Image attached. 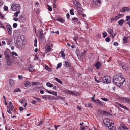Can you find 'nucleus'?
Segmentation results:
<instances>
[{"instance_id": "obj_1", "label": "nucleus", "mask_w": 130, "mask_h": 130, "mask_svg": "<svg viewBox=\"0 0 130 130\" xmlns=\"http://www.w3.org/2000/svg\"><path fill=\"white\" fill-rule=\"evenodd\" d=\"M121 74H119L115 75L113 77V82L118 86H120L123 84L125 81V78L122 77Z\"/></svg>"}, {"instance_id": "obj_2", "label": "nucleus", "mask_w": 130, "mask_h": 130, "mask_svg": "<svg viewBox=\"0 0 130 130\" xmlns=\"http://www.w3.org/2000/svg\"><path fill=\"white\" fill-rule=\"evenodd\" d=\"M4 54L5 56L6 61L7 64L8 66L10 65L12 63V61L9 53L7 51H5L4 52Z\"/></svg>"}, {"instance_id": "obj_3", "label": "nucleus", "mask_w": 130, "mask_h": 130, "mask_svg": "<svg viewBox=\"0 0 130 130\" xmlns=\"http://www.w3.org/2000/svg\"><path fill=\"white\" fill-rule=\"evenodd\" d=\"M102 80L103 82L107 84L111 82V78L109 76H107L103 77L102 78Z\"/></svg>"}, {"instance_id": "obj_4", "label": "nucleus", "mask_w": 130, "mask_h": 130, "mask_svg": "<svg viewBox=\"0 0 130 130\" xmlns=\"http://www.w3.org/2000/svg\"><path fill=\"white\" fill-rule=\"evenodd\" d=\"M119 99L120 101L123 103L130 104V98L121 97L119 98Z\"/></svg>"}, {"instance_id": "obj_5", "label": "nucleus", "mask_w": 130, "mask_h": 130, "mask_svg": "<svg viewBox=\"0 0 130 130\" xmlns=\"http://www.w3.org/2000/svg\"><path fill=\"white\" fill-rule=\"evenodd\" d=\"M11 8L13 10L16 11L20 10L21 9V7L19 4L14 3L12 5Z\"/></svg>"}, {"instance_id": "obj_6", "label": "nucleus", "mask_w": 130, "mask_h": 130, "mask_svg": "<svg viewBox=\"0 0 130 130\" xmlns=\"http://www.w3.org/2000/svg\"><path fill=\"white\" fill-rule=\"evenodd\" d=\"M103 123L106 125L107 126V127L110 126L111 125L113 124L114 122L113 121H111L110 122V120L108 119H105L103 120Z\"/></svg>"}, {"instance_id": "obj_7", "label": "nucleus", "mask_w": 130, "mask_h": 130, "mask_svg": "<svg viewBox=\"0 0 130 130\" xmlns=\"http://www.w3.org/2000/svg\"><path fill=\"white\" fill-rule=\"evenodd\" d=\"M63 92L67 94H73L75 95H77L78 94V93L75 91H72L69 90H65Z\"/></svg>"}, {"instance_id": "obj_8", "label": "nucleus", "mask_w": 130, "mask_h": 130, "mask_svg": "<svg viewBox=\"0 0 130 130\" xmlns=\"http://www.w3.org/2000/svg\"><path fill=\"white\" fill-rule=\"evenodd\" d=\"M43 30L41 29H39L38 30V33L39 35L40 38L41 40L44 39V37L43 36V34H45L46 32H45V33H43Z\"/></svg>"}, {"instance_id": "obj_9", "label": "nucleus", "mask_w": 130, "mask_h": 130, "mask_svg": "<svg viewBox=\"0 0 130 130\" xmlns=\"http://www.w3.org/2000/svg\"><path fill=\"white\" fill-rule=\"evenodd\" d=\"M122 14L119 13L118 15L115 16L114 18H111L110 20L111 21H116L117 20L119 19L120 18L122 17Z\"/></svg>"}, {"instance_id": "obj_10", "label": "nucleus", "mask_w": 130, "mask_h": 130, "mask_svg": "<svg viewBox=\"0 0 130 130\" xmlns=\"http://www.w3.org/2000/svg\"><path fill=\"white\" fill-rule=\"evenodd\" d=\"M130 11V9L127 7H124L122 8L120 10V11L122 13H123L125 11Z\"/></svg>"}, {"instance_id": "obj_11", "label": "nucleus", "mask_w": 130, "mask_h": 130, "mask_svg": "<svg viewBox=\"0 0 130 130\" xmlns=\"http://www.w3.org/2000/svg\"><path fill=\"white\" fill-rule=\"evenodd\" d=\"M6 28L8 31V34L9 35H11V26L9 25H7L6 26Z\"/></svg>"}, {"instance_id": "obj_12", "label": "nucleus", "mask_w": 130, "mask_h": 130, "mask_svg": "<svg viewBox=\"0 0 130 130\" xmlns=\"http://www.w3.org/2000/svg\"><path fill=\"white\" fill-rule=\"evenodd\" d=\"M119 128L121 130H127L128 129L127 127L124 124H120Z\"/></svg>"}, {"instance_id": "obj_13", "label": "nucleus", "mask_w": 130, "mask_h": 130, "mask_svg": "<svg viewBox=\"0 0 130 130\" xmlns=\"http://www.w3.org/2000/svg\"><path fill=\"white\" fill-rule=\"evenodd\" d=\"M25 86L27 87H29L31 85V83L27 81H25L24 82Z\"/></svg>"}, {"instance_id": "obj_14", "label": "nucleus", "mask_w": 130, "mask_h": 130, "mask_svg": "<svg viewBox=\"0 0 130 130\" xmlns=\"http://www.w3.org/2000/svg\"><path fill=\"white\" fill-rule=\"evenodd\" d=\"M101 65V63L100 62H97L94 65L95 66L97 69H99Z\"/></svg>"}, {"instance_id": "obj_15", "label": "nucleus", "mask_w": 130, "mask_h": 130, "mask_svg": "<svg viewBox=\"0 0 130 130\" xmlns=\"http://www.w3.org/2000/svg\"><path fill=\"white\" fill-rule=\"evenodd\" d=\"M28 69L29 70V71L30 72H33L35 70L34 68V67L31 65L29 66L28 67Z\"/></svg>"}, {"instance_id": "obj_16", "label": "nucleus", "mask_w": 130, "mask_h": 130, "mask_svg": "<svg viewBox=\"0 0 130 130\" xmlns=\"http://www.w3.org/2000/svg\"><path fill=\"white\" fill-rule=\"evenodd\" d=\"M63 66L64 67H70V64L68 61H65L63 62Z\"/></svg>"}, {"instance_id": "obj_17", "label": "nucleus", "mask_w": 130, "mask_h": 130, "mask_svg": "<svg viewBox=\"0 0 130 130\" xmlns=\"http://www.w3.org/2000/svg\"><path fill=\"white\" fill-rule=\"evenodd\" d=\"M113 124L111 125L110 126L108 127V128L110 130H116V128L113 126Z\"/></svg>"}, {"instance_id": "obj_18", "label": "nucleus", "mask_w": 130, "mask_h": 130, "mask_svg": "<svg viewBox=\"0 0 130 130\" xmlns=\"http://www.w3.org/2000/svg\"><path fill=\"white\" fill-rule=\"evenodd\" d=\"M121 66L124 70H127L128 69V66L126 64H122Z\"/></svg>"}, {"instance_id": "obj_19", "label": "nucleus", "mask_w": 130, "mask_h": 130, "mask_svg": "<svg viewBox=\"0 0 130 130\" xmlns=\"http://www.w3.org/2000/svg\"><path fill=\"white\" fill-rule=\"evenodd\" d=\"M51 50V48L50 46L48 45L46 48L45 52L46 53H48Z\"/></svg>"}, {"instance_id": "obj_20", "label": "nucleus", "mask_w": 130, "mask_h": 130, "mask_svg": "<svg viewBox=\"0 0 130 130\" xmlns=\"http://www.w3.org/2000/svg\"><path fill=\"white\" fill-rule=\"evenodd\" d=\"M25 47V43L23 41L22 43H21L19 46V47L20 48L23 49L24 47Z\"/></svg>"}, {"instance_id": "obj_21", "label": "nucleus", "mask_w": 130, "mask_h": 130, "mask_svg": "<svg viewBox=\"0 0 130 130\" xmlns=\"http://www.w3.org/2000/svg\"><path fill=\"white\" fill-rule=\"evenodd\" d=\"M116 103L120 107H121L122 108H124V109H126V110H128V108H127V107H126V106H123L122 105H121L120 104H119V103Z\"/></svg>"}, {"instance_id": "obj_22", "label": "nucleus", "mask_w": 130, "mask_h": 130, "mask_svg": "<svg viewBox=\"0 0 130 130\" xmlns=\"http://www.w3.org/2000/svg\"><path fill=\"white\" fill-rule=\"evenodd\" d=\"M94 101L95 102L97 103H98L100 105H103V103L102 102L100 101V100L99 99H97L96 100V101L95 100H94Z\"/></svg>"}, {"instance_id": "obj_23", "label": "nucleus", "mask_w": 130, "mask_h": 130, "mask_svg": "<svg viewBox=\"0 0 130 130\" xmlns=\"http://www.w3.org/2000/svg\"><path fill=\"white\" fill-rule=\"evenodd\" d=\"M108 32L111 36H113V30L111 29H108Z\"/></svg>"}, {"instance_id": "obj_24", "label": "nucleus", "mask_w": 130, "mask_h": 130, "mask_svg": "<svg viewBox=\"0 0 130 130\" xmlns=\"http://www.w3.org/2000/svg\"><path fill=\"white\" fill-rule=\"evenodd\" d=\"M93 2L96 4L100 3L101 0H92Z\"/></svg>"}, {"instance_id": "obj_25", "label": "nucleus", "mask_w": 130, "mask_h": 130, "mask_svg": "<svg viewBox=\"0 0 130 130\" xmlns=\"http://www.w3.org/2000/svg\"><path fill=\"white\" fill-rule=\"evenodd\" d=\"M50 97V96L48 95H45L42 96V97L43 99L46 100L47 99H49Z\"/></svg>"}, {"instance_id": "obj_26", "label": "nucleus", "mask_w": 130, "mask_h": 130, "mask_svg": "<svg viewBox=\"0 0 130 130\" xmlns=\"http://www.w3.org/2000/svg\"><path fill=\"white\" fill-rule=\"evenodd\" d=\"M46 85L48 87H53V85L49 82H47L46 83Z\"/></svg>"}, {"instance_id": "obj_27", "label": "nucleus", "mask_w": 130, "mask_h": 130, "mask_svg": "<svg viewBox=\"0 0 130 130\" xmlns=\"http://www.w3.org/2000/svg\"><path fill=\"white\" fill-rule=\"evenodd\" d=\"M124 20L123 19H121L118 21V23L120 25H122L123 24V23L124 22Z\"/></svg>"}, {"instance_id": "obj_28", "label": "nucleus", "mask_w": 130, "mask_h": 130, "mask_svg": "<svg viewBox=\"0 0 130 130\" xmlns=\"http://www.w3.org/2000/svg\"><path fill=\"white\" fill-rule=\"evenodd\" d=\"M9 83L10 85H13L14 84V81L12 79H10L9 80Z\"/></svg>"}, {"instance_id": "obj_29", "label": "nucleus", "mask_w": 130, "mask_h": 130, "mask_svg": "<svg viewBox=\"0 0 130 130\" xmlns=\"http://www.w3.org/2000/svg\"><path fill=\"white\" fill-rule=\"evenodd\" d=\"M73 3L76 6H80V3L77 1H74Z\"/></svg>"}, {"instance_id": "obj_30", "label": "nucleus", "mask_w": 130, "mask_h": 130, "mask_svg": "<svg viewBox=\"0 0 130 130\" xmlns=\"http://www.w3.org/2000/svg\"><path fill=\"white\" fill-rule=\"evenodd\" d=\"M72 20L73 22H77L78 20V19L77 18L74 17L72 18Z\"/></svg>"}, {"instance_id": "obj_31", "label": "nucleus", "mask_w": 130, "mask_h": 130, "mask_svg": "<svg viewBox=\"0 0 130 130\" xmlns=\"http://www.w3.org/2000/svg\"><path fill=\"white\" fill-rule=\"evenodd\" d=\"M18 11H16L14 13V16L15 17H17L18 16V14L20 13V11L19 10Z\"/></svg>"}, {"instance_id": "obj_32", "label": "nucleus", "mask_w": 130, "mask_h": 130, "mask_svg": "<svg viewBox=\"0 0 130 130\" xmlns=\"http://www.w3.org/2000/svg\"><path fill=\"white\" fill-rule=\"evenodd\" d=\"M57 21L61 22L63 23L64 21V20L62 19L58 18L57 19Z\"/></svg>"}, {"instance_id": "obj_33", "label": "nucleus", "mask_w": 130, "mask_h": 130, "mask_svg": "<svg viewBox=\"0 0 130 130\" xmlns=\"http://www.w3.org/2000/svg\"><path fill=\"white\" fill-rule=\"evenodd\" d=\"M60 53L61 54V56L64 59L65 57V55L64 52L62 51Z\"/></svg>"}, {"instance_id": "obj_34", "label": "nucleus", "mask_w": 130, "mask_h": 130, "mask_svg": "<svg viewBox=\"0 0 130 130\" xmlns=\"http://www.w3.org/2000/svg\"><path fill=\"white\" fill-rule=\"evenodd\" d=\"M123 40L124 43H127V38L126 37H123Z\"/></svg>"}, {"instance_id": "obj_35", "label": "nucleus", "mask_w": 130, "mask_h": 130, "mask_svg": "<svg viewBox=\"0 0 130 130\" xmlns=\"http://www.w3.org/2000/svg\"><path fill=\"white\" fill-rule=\"evenodd\" d=\"M55 80L58 82L59 83H60V84H62V82L60 80L59 78H55Z\"/></svg>"}, {"instance_id": "obj_36", "label": "nucleus", "mask_w": 130, "mask_h": 130, "mask_svg": "<svg viewBox=\"0 0 130 130\" xmlns=\"http://www.w3.org/2000/svg\"><path fill=\"white\" fill-rule=\"evenodd\" d=\"M10 54L12 56L15 55L16 56H18L17 54L14 52H13L10 53Z\"/></svg>"}, {"instance_id": "obj_37", "label": "nucleus", "mask_w": 130, "mask_h": 130, "mask_svg": "<svg viewBox=\"0 0 130 130\" xmlns=\"http://www.w3.org/2000/svg\"><path fill=\"white\" fill-rule=\"evenodd\" d=\"M47 7H48V9L49 11H52V9L51 6L48 5H47Z\"/></svg>"}, {"instance_id": "obj_38", "label": "nucleus", "mask_w": 130, "mask_h": 130, "mask_svg": "<svg viewBox=\"0 0 130 130\" xmlns=\"http://www.w3.org/2000/svg\"><path fill=\"white\" fill-rule=\"evenodd\" d=\"M51 94H52L55 96H57V92L56 91L55 92L53 91L51 92Z\"/></svg>"}, {"instance_id": "obj_39", "label": "nucleus", "mask_w": 130, "mask_h": 130, "mask_svg": "<svg viewBox=\"0 0 130 130\" xmlns=\"http://www.w3.org/2000/svg\"><path fill=\"white\" fill-rule=\"evenodd\" d=\"M62 65V64L61 63H58L57 65V67H56V68L57 69H58V68H59L61 67V66Z\"/></svg>"}, {"instance_id": "obj_40", "label": "nucleus", "mask_w": 130, "mask_h": 130, "mask_svg": "<svg viewBox=\"0 0 130 130\" xmlns=\"http://www.w3.org/2000/svg\"><path fill=\"white\" fill-rule=\"evenodd\" d=\"M34 45L35 46H37V40L36 38L35 39Z\"/></svg>"}, {"instance_id": "obj_41", "label": "nucleus", "mask_w": 130, "mask_h": 130, "mask_svg": "<svg viewBox=\"0 0 130 130\" xmlns=\"http://www.w3.org/2000/svg\"><path fill=\"white\" fill-rule=\"evenodd\" d=\"M45 68L48 71H51V69L47 66H45Z\"/></svg>"}, {"instance_id": "obj_42", "label": "nucleus", "mask_w": 130, "mask_h": 130, "mask_svg": "<svg viewBox=\"0 0 130 130\" xmlns=\"http://www.w3.org/2000/svg\"><path fill=\"white\" fill-rule=\"evenodd\" d=\"M85 106L86 107H92L91 104V103H88V104H86L85 105Z\"/></svg>"}, {"instance_id": "obj_43", "label": "nucleus", "mask_w": 130, "mask_h": 130, "mask_svg": "<svg viewBox=\"0 0 130 130\" xmlns=\"http://www.w3.org/2000/svg\"><path fill=\"white\" fill-rule=\"evenodd\" d=\"M40 83L38 82H32V85H39Z\"/></svg>"}, {"instance_id": "obj_44", "label": "nucleus", "mask_w": 130, "mask_h": 130, "mask_svg": "<svg viewBox=\"0 0 130 130\" xmlns=\"http://www.w3.org/2000/svg\"><path fill=\"white\" fill-rule=\"evenodd\" d=\"M108 56L107 55L104 56V63H105L106 60L107 59Z\"/></svg>"}, {"instance_id": "obj_45", "label": "nucleus", "mask_w": 130, "mask_h": 130, "mask_svg": "<svg viewBox=\"0 0 130 130\" xmlns=\"http://www.w3.org/2000/svg\"><path fill=\"white\" fill-rule=\"evenodd\" d=\"M102 34L103 37H105L107 36V34L104 31L103 33Z\"/></svg>"}, {"instance_id": "obj_46", "label": "nucleus", "mask_w": 130, "mask_h": 130, "mask_svg": "<svg viewBox=\"0 0 130 130\" xmlns=\"http://www.w3.org/2000/svg\"><path fill=\"white\" fill-rule=\"evenodd\" d=\"M74 10L73 9H71L70 10V13L71 15H73L74 14V13L73 12Z\"/></svg>"}, {"instance_id": "obj_47", "label": "nucleus", "mask_w": 130, "mask_h": 130, "mask_svg": "<svg viewBox=\"0 0 130 130\" xmlns=\"http://www.w3.org/2000/svg\"><path fill=\"white\" fill-rule=\"evenodd\" d=\"M101 99L104 101H107L108 100V99L105 98H102Z\"/></svg>"}, {"instance_id": "obj_48", "label": "nucleus", "mask_w": 130, "mask_h": 130, "mask_svg": "<svg viewBox=\"0 0 130 130\" xmlns=\"http://www.w3.org/2000/svg\"><path fill=\"white\" fill-rule=\"evenodd\" d=\"M86 51H85L83 52H82L81 54V55L83 56H84L86 54Z\"/></svg>"}, {"instance_id": "obj_49", "label": "nucleus", "mask_w": 130, "mask_h": 130, "mask_svg": "<svg viewBox=\"0 0 130 130\" xmlns=\"http://www.w3.org/2000/svg\"><path fill=\"white\" fill-rule=\"evenodd\" d=\"M110 40V39L108 37H107L105 39V41L106 42H108Z\"/></svg>"}, {"instance_id": "obj_50", "label": "nucleus", "mask_w": 130, "mask_h": 130, "mask_svg": "<svg viewBox=\"0 0 130 130\" xmlns=\"http://www.w3.org/2000/svg\"><path fill=\"white\" fill-rule=\"evenodd\" d=\"M20 89L19 88H17L15 89L14 90V92H18L20 91Z\"/></svg>"}, {"instance_id": "obj_51", "label": "nucleus", "mask_w": 130, "mask_h": 130, "mask_svg": "<svg viewBox=\"0 0 130 130\" xmlns=\"http://www.w3.org/2000/svg\"><path fill=\"white\" fill-rule=\"evenodd\" d=\"M17 26V24L16 23H14L13 24V26L14 28H16Z\"/></svg>"}, {"instance_id": "obj_52", "label": "nucleus", "mask_w": 130, "mask_h": 130, "mask_svg": "<svg viewBox=\"0 0 130 130\" xmlns=\"http://www.w3.org/2000/svg\"><path fill=\"white\" fill-rule=\"evenodd\" d=\"M60 126V125H54V126L55 127V128L56 130H57V128Z\"/></svg>"}, {"instance_id": "obj_53", "label": "nucleus", "mask_w": 130, "mask_h": 130, "mask_svg": "<svg viewBox=\"0 0 130 130\" xmlns=\"http://www.w3.org/2000/svg\"><path fill=\"white\" fill-rule=\"evenodd\" d=\"M4 9L6 11H7L8 9V7L6 6H5L4 7Z\"/></svg>"}, {"instance_id": "obj_54", "label": "nucleus", "mask_w": 130, "mask_h": 130, "mask_svg": "<svg viewBox=\"0 0 130 130\" xmlns=\"http://www.w3.org/2000/svg\"><path fill=\"white\" fill-rule=\"evenodd\" d=\"M102 112V111L101 110H99L97 112V113L99 114H101Z\"/></svg>"}, {"instance_id": "obj_55", "label": "nucleus", "mask_w": 130, "mask_h": 130, "mask_svg": "<svg viewBox=\"0 0 130 130\" xmlns=\"http://www.w3.org/2000/svg\"><path fill=\"white\" fill-rule=\"evenodd\" d=\"M0 17H1V18L3 19L4 18V16L2 15V13L0 12Z\"/></svg>"}, {"instance_id": "obj_56", "label": "nucleus", "mask_w": 130, "mask_h": 130, "mask_svg": "<svg viewBox=\"0 0 130 130\" xmlns=\"http://www.w3.org/2000/svg\"><path fill=\"white\" fill-rule=\"evenodd\" d=\"M126 19L127 21L129 20V19H130V16H127L126 17Z\"/></svg>"}, {"instance_id": "obj_57", "label": "nucleus", "mask_w": 130, "mask_h": 130, "mask_svg": "<svg viewBox=\"0 0 130 130\" xmlns=\"http://www.w3.org/2000/svg\"><path fill=\"white\" fill-rule=\"evenodd\" d=\"M35 98L38 101L40 102L41 101V99L39 98H36V97H35Z\"/></svg>"}, {"instance_id": "obj_58", "label": "nucleus", "mask_w": 130, "mask_h": 130, "mask_svg": "<svg viewBox=\"0 0 130 130\" xmlns=\"http://www.w3.org/2000/svg\"><path fill=\"white\" fill-rule=\"evenodd\" d=\"M0 27H1L3 28H4V26L2 24L1 22H0Z\"/></svg>"}, {"instance_id": "obj_59", "label": "nucleus", "mask_w": 130, "mask_h": 130, "mask_svg": "<svg viewBox=\"0 0 130 130\" xmlns=\"http://www.w3.org/2000/svg\"><path fill=\"white\" fill-rule=\"evenodd\" d=\"M94 79H95V81L96 82H97L98 83H99V80H97V79H96V76H95L94 77Z\"/></svg>"}, {"instance_id": "obj_60", "label": "nucleus", "mask_w": 130, "mask_h": 130, "mask_svg": "<svg viewBox=\"0 0 130 130\" xmlns=\"http://www.w3.org/2000/svg\"><path fill=\"white\" fill-rule=\"evenodd\" d=\"M113 45L115 46H118V43L117 42H115L114 43Z\"/></svg>"}, {"instance_id": "obj_61", "label": "nucleus", "mask_w": 130, "mask_h": 130, "mask_svg": "<svg viewBox=\"0 0 130 130\" xmlns=\"http://www.w3.org/2000/svg\"><path fill=\"white\" fill-rule=\"evenodd\" d=\"M18 18L16 17L14 18L13 19V20L15 21H17L18 20Z\"/></svg>"}, {"instance_id": "obj_62", "label": "nucleus", "mask_w": 130, "mask_h": 130, "mask_svg": "<svg viewBox=\"0 0 130 130\" xmlns=\"http://www.w3.org/2000/svg\"><path fill=\"white\" fill-rule=\"evenodd\" d=\"M45 90L47 92H48V93H49L50 94H51V91H50V90H47V89H45Z\"/></svg>"}, {"instance_id": "obj_63", "label": "nucleus", "mask_w": 130, "mask_h": 130, "mask_svg": "<svg viewBox=\"0 0 130 130\" xmlns=\"http://www.w3.org/2000/svg\"><path fill=\"white\" fill-rule=\"evenodd\" d=\"M81 15H82L83 16V17L84 18H86V15L85 14H81Z\"/></svg>"}, {"instance_id": "obj_64", "label": "nucleus", "mask_w": 130, "mask_h": 130, "mask_svg": "<svg viewBox=\"0 0 130 130\" xmlns=\"http://www.w3.org/2000/svg\"><path fill=\"white\" fill-rule=\"evenodd\" d=\"M40 92L41 94H43L44 93V92L43 90H42L40 91Z\"/></svg>"}]
</instances>
